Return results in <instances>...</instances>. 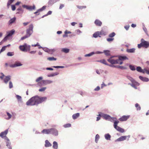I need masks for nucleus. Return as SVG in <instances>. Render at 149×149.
I'll list each match as a JSON object with an SVG mask.
<instances>
[{"mask_svg": "<svg viewBox=\"0 0 149 149\" xmlns=\"http://www.w3.org/2000/svg\"><path fill=\"white\" fill-rule=\"evenodd\" d=\"M8 129H6L4 132L1 133V137L3 139L6 143V146L9 149H12L10 146L11 143L9 139L6 136L8 134Z\"/></svg>", "mask_w": 149, "mask_h": 149, "instance_id": "nucleus-1", "label": "nucleus"}, {"mask_svg": "<svg viewBox=\"0 0 149 149\" xmlns=\"http://www.w3.org/2000/svg\"><path fill=\"white\" fill-rule=\"evenodd\" d=\"M27 106H34L38 104L37 96L33 97L29 100L26 103Z\"/></svg>", "mask_w": 149, "mask_h": 149, "instance_id": "nucleus-2", "label": "nucleus"}, {"mask_svg": "<svg viewBox=\"0 0 149 149\" xmlns=\"http://www.w3.org/2000/svg\"><path fill=\"white\" fill-rule=\"evenodd\" d=\"M99 116L103 118L104 119L106 120H109L111 122L115 121L116 120V118H115L111 117L109 115L104 113H103L100 112L99 113Z\"/></svg>", "mask_w": 149, "mask_h": 149, "instance_id": "nucleus-3", "label": "nucleus"}, {"mask_svg": "<svg viewBox=\"0 0 149 149\" xmlns=\"http://www.w3.org/2000/svg\"><path fill=\"white\" fill-rule=\"evenodd\" d=\"M119 122V121L117 120H115L114 122V127L118 131L121 133H123L125 132L124 129L119 126H117Z\"/></svg>", "mask_w": 149, "mask_h": 149, "instance_id": "nucleus-4", "label": "nucleus"}, {"mask_svg": "<svg viewBox=\"0 0 149 149\" xmlns=\"http://www.w3.org/2000/svg\"><path fill=\"white\" fill-rule=\"evenodd\" d=\"M19 49L22 51L26 52L30 50V46L25 43L23 45L19 46Z\"/></svg>", "mask_w": 149, "mask_h": 149, "instance_id": "nucleus-5", "label": "nucleus"}, {"mask_svg": "<svg viewBox=\"0 0 149 149\" xmlns=\"http://www.w3.org/2000/svg\"><path fill=\"white\" fill-rule=\"evenodd\" d=\"M15 32V31L14 29H13L10 31L7 32L6 36L2 41V42H3V41H5L6 40L8 39Z\"/></svg>", "mask_w": 149, "mask_h": 149, "instance_id": "nucleus-6", "label": "nucleus"}, {"mask_svg": "<svg viewBox=\"0 0 149 149\" xmlns=\"http://www.w3.org/2000/svg\"><path fill=\"white\" fill-rule=\"evenodd\" d=\"M33 25L31 24L29 25V28L27 29L26 35L29 37L33 33Z\"/></svg>", "mask_w": 149, "mask_h": 149, "instance_id": "nucleus-7", "label": "nucleus"}, {"mask_svg": "<svg viewBox=\"0 0 149 149\" xmlns=\"http://www.w3.org/2000/svg\"><path fill=\"white\" fill-rule=\"evenodd\" d=\"M1 79H3L4 82L5 84H7L10 79V76H5L2 73H1Z\"/></svg>", "mask_w": 149, "mask_h": 149, "instance_id": "nucleus-8", "label": "nucleus"}, {"mask_svg": "<svg viewBox=\"0 0 149 149\" xmlns=\"http://www.w3.org/2000/svg\"><path fill=\"white\" fill-rule=\"evenodd\" d=\"M50 134H52L54 136H57L58 135V131L55 128H50Z\"/></svg>", "mask_w": 149, "mask_h": 149, "instance_id": "nucleus-9", "label": "nucleus"}, {"mask_svg": "<svg viewBox=\"0 0 149 149\" xmlns=\"http://www.w3.org/2000/svg\"><path fill=\"white\" fill-rule=\"evenodd\" d=\"M37 96L38 104L41 103L43 102L46 101L47 99V98L46 97H40L38 96Z\"/></svg>", "mask_w": 149, "mask_h": 149, "instance_id": "nucleus-10", "label": "nucleus"}, {"mask_svg": "<svg viewBox=\"0 0 149 149\" xmlns=\"http://www.w3.org/2000/svg\"><path fill=\"white\" fill-rule=\"evenodd\" d=\"M141 41L142 42L143 47L147 48L149 46V42L145 41L143 38L141 39Z\"/></svg>", "mask_w": 149, "mask_h": 149, "instance_id": "nucleus-11", "label": "nucleus"}, {"mask_svg": "<svg viewBox=\"0 0 149 149\" xmlns=\"http://www.w3.org/2000/svg\"><path fill=\"white\" fill-rule=\"evenodd\" d=\"M107 61L108 62L112 64H118V59H111V58H108L107 59Z\"/></svg>", "mask_w": 149, "mask_h": 149, "instance_id": "nucleus-12", "label": "nucleus"}, {"mask_svg": "<svg viewBox=\"0 0 149 149\" xmlns=\"http://www.w3.org/2000/svg\"><path fill=\"white\" fill-rule=\"evenodd\" d=\"M22 7L24 8H26L28 10L30 11H31L33 10H34L36 8V7L35 5H33V7H32L31 6H29L24 5H22Z\"/></svg>", "mask_w": 149, "mask_h": 149, "instance_id": "nucleus-13", "label": "nucleus"}, {"mask_svg": "<svg viewBox=\"0 0 149 149\" xmlns=\"http://www.w3.org/2000/svg\"><path fill=\"white\" fill-rule=\"evenodd\" d=\"M42 82L43 84L45 85L51 84L53 82V81L50 80H42Z\"/></svg>", "mask_w": 149, "mask_h": 149, "instance_id": "nucleus-14", "label": "nucleus"}, {"mask_svg": "<svg viewBox=\"0 0 149 149\" xmlns=\"http://www.w3.org/2000/svg\"><path fill=\"white\" fill-rule=\"evenodd\" d=\"M22 64L20 62H15V63L13 64H12L10 65V67L12 68H15L17 67L22 66Z\"/></svg>", "mask_w": 149, "mask_h": 149, "instance_id": "nucleus-15", "label": "nucleus"}, {"mask_svg": "<svg viewBox=\"0 0 149 149\" xmlns=\"http://www.w3.org/2000/svg\"><path fill=\"white\" fill-rule=\"evenodd\" d=\"M130 117V115L123 116L120 118L119 120L121 121H125L127 120Z\"/></svg>", "mask_w": 149, "mask_h": 149, "instance_id": "nucleus-16", "label": "nucleus"}, {"mask_svg": "<svg viewBox=\"0 0 149 149\" xmlns=\"http://www.w3.org/2000/svg\"><path fill=\"white\" fill-rule=\"evenodd\" d=\"M6 115H5V118L6 120H9L11 118L12 115L11 114L8 112H6Z\"/></svg>", "mask_w": 149, "mask_h": 149, "instance_id": "nucleus-17", "label": "nucleus"}, {"mask_svg": "<svg viewBox=\"0 0 149 149\" xmlns=\"http://www.w3.org/2000/svg\"><path fill=\"white\" fill-rule=\"evenodd\" d=\"M127 138V136H122L120 137L118 139H117L116 141H121L125 140Z\"/></svg>", "mask_w": 149, "mask_h": 149, "instance_id": "nucleus-18", "label": "nucleus"}, {"mask_svg": "<svg viewBox=\"0 0 149 149\" xmlns=\"http://www.w3.org/2000/svg\"><path fill=\"white\" fill-rule=\"evenodd\" d=\"M94 23L97 26H101L102 24V22L98 19H96Z\"/></svg>", "mask_w": 149, "mask_h": 149, "instance_id": "nucleus-19", "label": "nucleus"}, {"mask_svg": "<svg viewBox=\"0 0 149 149\" xmlns=\"http://www.w3.org/2000/svg\"><path fill=\"white\" fill-rule=\"evenodd\" d=\"M139 78L140 79L144 82H148L149 81V79L147 77H143L140 76L139 77Z\"/></svg>", "mask_w": 149, "mask_h": 149, "instance_id": "nucleus-20", "label": "nucleus"}, {"mask_svg": "<svg viewBox=\"0 0 149 149\" xmlns=\"http://www.w3.org/2000/svg\"><path fill=\"white\" fill-rule=\"evenodd\" d=\"M43 79V77H42L41 76L38 77L36 80V81L38 83V86H42V85H41V83H40L39 81H40L42 80Z\"/></svg>", "mask_w": 149, "mask_h": 149, "instance_id": "nucleus-21", "label": "nucleus"}, {"mask_svg": "<svg viewBox=\"0 0 149 149\" xmlns=\"http://www.w3.org/2000/svg\"><path fill=\"white\" fill-rule=\"evenodd\" d=\"M58 1H57V0H49L48 2V4L49 6H52L54 3Z\"/></svg>", "mask_w": 149, "mask_h": 149, "instance_id": "nucleus-22", "label": "nucleus"}, {"mask_svg": "<svg viewBox=\"0 0 149 149\" xmlns=\"http://www.w3.org/2000/svg\"><path fill=\"white\" fill-rule=\"evenodd\" d=\"M41 132L43 134H50V129H44Z\"/></svg>", "mask_w": 149, "mask_h": 149, "instance_id": "nucleus-23", "label": "nucleus"}, {"mask_svg": "<svg viewBox=\"0 0 149 149\" xmlns=\"http://www.w3.org/2000/svg\"><path fill=\"white\" fill-rule=\"evenodd\" d=\"M16 97L18 102L22 103V99L21 96L17 95H16Z\"/></svg>", "mask_w": 149, "mask_h": 149, "instance_id": "nucleus-24", "label": "nucleus"}, {"mask_svg": "<svg viewBox=\"0 0 149 149\" xmlns=\"http://www.w3.org/2000/svg\"><path fill=\"white\" fill-rule=\"evenodd\" d=\"M52 144L49 142V141L47 140L45 141V146L46 147H49L52 146Z\"/></svg>", "mask_w": 149, "mask_h": 149, "instance_id": "nucleus-25", "label": "nucleus"}, {"mask_svg": "<svg viewBox=\"0 0 149 149\" xmlns=\"http://www.w3.org/2000/svg\"><path fill=\"white\" fill-rule=\"evenodd\" d=\"M79 116L80 113H77L73 115L72 118L74 120H75L78 118Z\"/></svg>", "mask_w": 149, "mask_h": 149, "instance_id": "nucleus-26", "label": "nucleus"}, {"mask_svg": "<svg viewBox=\"0 0 149 149\" xmlns=\"http://www.w3.org/2000/svg\"><path fill=\"white\" fill-rule=\"evenodd\" d=\"M105 139L107 140H111V136L109 134L107 133L104 135Z\"/></svg>", "mask_w": 149, "mask_h": 149, "instance_id": "nucleus-27", "label": "nucleus"}, {"mask_svg": "<svg viewBox=\"0 0 149 149\" xmlns=\"http://www.w3.org/2000/svg\"><path fill=\"white\" fill-rule=\"evenodd\" d=\"M71 33L72 32L71 31L66 30L64 32V34L63 35V37L64 38L67 37L68 36L67 34Z\"/></svg>", "mask_w": 149, "mask_h": 149, "instance_id": "nucleus-28", "label": "nucleus"}, {"mask_svg": "<svg viewBox=\"0 0 149 149\" xmlns=\"http://www.w3.org/2000/svg\"><path fill=\"white\" fill-rule=\"evenodd\" d=\"M53 148L54 149H57L58 148V144L56 141H54L53 143Z\"/></svg>", "mask_w": 149, "mask_h": 149, "instance_id": "nucleus-29", "label": "nucleus"}, {"mask_svg": "<svg viewBox=\"0 0 149 149\" xmlns=\"http://www.w3.org/2000/svg\"><path fill=\"white\" fill-rule=\"evenodd\" d=\"M16 19V18L15 17H14L12 18L8 22L9 25H11L14 23Z\"/></svg>", "mask_w": 149, "mask_h": 149, "instance_id": "nucleus-30", "label": "nucleus"}, {"mask_svg": "<svg viewBox=\"0 0 149 149\" xmlns=\"http://www.w3.org/2000/svg\"><path fill=\"white\" fill-rule=\"evenodd\" d=\"M59 74V73L58 72H56L52 73L50 74H48L47 77H53L55 76H56Z\"/></svg>", "mask_w": 149, "mask_h": 149, "instance_id": "nucleus-31", "label": "nucleus"}, {"mask_svg": "<svg viewBox=\"0 0 149 149\" xmlns=\"http://www.w3.org/2000/svg\"><path fill=\"white\" fill-rule=\"evenodd\" d=\"M118 59L121 61L124 60H128V58L125 56H120L119 57Z\"/></svg>", "mask_w": 149, "mask_h": 149, "instance_id": "nucleus-32", "label": "nucleus"}, {"mask_svg": "<svg viewBox=\"0 0 149 149\" xmlns=\"http://www.w3.org/2000/svg\"><path fill=\"white\" fill-rule=\"evenodd\" d=\"M127 52L128 53H134L135 51V49L134 48L131 49H127L126 50Z\"/></svg>", "mask_w": 149, "mask_h": 149, "instance_id": "nucleus-33", "label": "nucleus"}, {"mask_svg": "<svg viewBox=\"0 0 149 149\" xmlns=\"http://www.w3.org/2000/svg\"><path fill=\"white\" fill-rule=\"evenodd\" d=\"M76 6L78 8L81 10L83 9H85L86 8V6H85L77 5Z\"/></svg>", "mask_w": 149, "mask_h": 149, "instance_id": "nucleus-34", "label": "nucleus"}, {"mask_svg": "<svg viewBox=\"0 0 149 149\" xmlns=\"http://www.w3.org/2000/svg\"><path fill=\"white\" fill-rule=\"evenodd\" d=\"M98 62H100L104 64L105 65H107L108 66L109 65L107 63L106 61L104 59L100 60V61H98Z\"/></svg>", "mask_w": 149, "mask_h": 149, "instance_id": "nucleus-35", "label": "nucleus"}, {"mask_svg": "<svg viewBox=\"0 0 149 149\" xmlns=\"http://www.w3.org/2000/svg\"><path fill=\"white\" fill-rule=\"evenodd\" d=\"M100 138V136L99 135L97 134L95 136V141L96 143L98 142V141Z\"/></svg>", "mask_w": 149, "mask_h": 149, "instance_id": "nucleus-36", "label": "nucleus"}, {"mask_svg": "<svg viewBox=\"0 0 149 149\" xmlns=\"http://www.w3.org/2000/svg\"><path fill=\"white\" fill-rule=\"evenodd\" d=\"M61 51L65 53H68L69 52V49L66 48H63L62 49Z\"/></svg>", "mask_w": 149, "mask_h": 149, "instance_id": "nucleus-37", "label": "nucleus"}, {"mask_svg": "<svg viewBox=\"0 0 149 149\" xmlns=\"http://www.w3.org/2000/svg\"><path fill=\"white\" fill-rule=\"evenodd\" d=\"M105 55L107 56H109L110 55V51L107 50H104L103 51Z\"/></svg>", "mask_w": 149, "mask_h": 149, "instance_id": "nucleus-38", "label": "nucleus"}, {"mask_svg": "<svg viewBox=\"0 0 149 149\" xmlns=\"http://www.w3.org/2000/svg\"><path fill=\"white\" fill-rule=\"evenodd\" d=\"M14 1V0H9L8 1L7 4L8 8H9V6Z\"/></svg>", "mask_w": 149, "mask_h": 149, "instance_id": "nucleus-39", "label": "nucleus"}, {"mask_svg": "<svg viewBox=\"0 0 149 149\" xmlns=\"http://www.w3.org/2000/svg\"><path fill=\"white\" fill-rule=\"evenodd\" d=\"M10 46V45H8L7 46H3L2 47V49H1V52L4 51L6 49V48L7 47H9Z\"/></svg>", "mask_w": 149, "mask_h": 149, "instance_id": "nucleus-40", "label": "nucleus"}, {"mask_svg": "<svg viewBox=\"0 0 149 149\" xmlns=\"http://www.w3.org/2000/svg\"><path fill=\"white\" fill-rule=\"evenodd\" d=\"M115 35L116 33L114 32H113L109 34V37L110 38H113Z\"/></svg>", "mask_w": 149, "mask_h": 149, "instance_id": "nucleus-41", "label": "nucleus"}, {"mask_svg": "<svg viewBox=\"0 0 149 149\" xmlns=\"http://www.w3.org/2000/svg\"><path fill=\"white\" fill-rule=\"evenodd\" d=\"M96 72L97 74L100 75L101 73L103 72V70L101 69H100L99 70H96Z\"/></svg>", "mask_w": 149, "mask_h": 149, "instance_id": "nucleus-42", "label": "nucleus"}, {"mask_svg": "<svg viewBox=\"0 0 149 149\" xmlns=\"http://www.w3.org/2000/svg\"><path fill=\"white\" fill-rule=\"evenodd\" d=\"M95 53L94 52H92L88 54H86L85 55V56L87 57V56H92V55L95 54Z\"/></svg>", "mask_w": 149, "mask_h": 149, "instance_id": "nucleus-43", "label": "nucleus"}, {"mask_svg": "<svg viewBox=\"0 0 149 149\" xmlns=\"http://www.w3.org/2000/svg\"><path fill=\"white\" fill-rule=\"evenodd\" d=\"M130 68L132 71H134L135 70V66L132 65H130L129 66Z\"/></svg>", "mask_w": 149, "mask_h": 149, "instance_id": "nucleus-44", "label": "nucleus"}, {"mask_svg": "<svg viewBox=\"0 0 149 149\" xmlns=\"http://www.w3.org/2000/svg\"><path fill=\"white\" fill-rule=\"evenodd\" d=\"M47 60L50 61H56V58L53 57H48L47 58Z\"/></svg>", "mask_w": 149, "mask_h": 149, "instance_id": "nucleus-45", "label": "nucleus"}, {"mask_svg": "<svg viewBox=\"0 0 149 149\" xmlns=\"http://www.w3.org/2000/svg\"><path fill=\"white\" fill-rule=\"evenodd\" d=\"M135 107L136 108V109L137 110H141V107L138 103H136L135 104Z\"/></svg>", "mask_w": 149, "mask_h": 149, "instance_id": "nucleus-46", "label": "nucleus"}, {"mask_svg": "<svg viewBox=\"0 0 149 149\" xmlns=\"http://www.w3.org/2000/svg\"><path fill=\"white\" fill-rule=\"evenodd\" d=\"M71 126V125L70 123H68L65 124L64 125H63V127L64 128H67Z\"/></svg>", "mask_w": 149, "mask_h": 149, "instance_id": "nucleus-47", "label": "nucleus"}, {"mask_svg": "<svg viewBox=\"0 0 149 149\" xmlns=\"http://www.w3.org/2000/svg\"><path fill=\"white\" fill-rule=\"evenodd\" d=\"M47 89L46 87H43L39 89V91L40 92H43Z\"/></svg>", "mask_w": 149, "mask_h": 149, "instance_id": "nucleus-48", "label": "nucleus"}, {"mask_svg": "<svg viewBox=\"0 0 149 149\" xmlns=\"http://www.w3.org/2000/svg\"><path fill=\"white\" fill-rule=\"evenodd\" d=\"M136 70L138 72H141L142 68L141 67L138 66L136 67Z\"/></svg>", "mask_w": 149, "mask_h": 149, "instance_id": "nucleus-49", "label": "nucleus"}, {"mask_svg": "<svg viewBox=\"0 0 149 149\" xmlns=\"http://www.w3.org/2000/svg\"><path fill=\"white\" fill-rule=\"evenodd\" d=\"M101 32L102 34V35L105 36L107 34V32L102 30H101Z\"/></svg>", "mask_w": 149, "mask_h": 149, "instance_id": "nucleus-50", "label": "nucleus"}, {"mask_svg": "<svg viewBox=\"0 0 149 149\" xmlns=\"http://www.w3.org/2000/svg\"><path fill=\"white\" fill-rule=\"evenodd\" d=\"M14 55L13 52H8L7 54V55L8 56H12Z\"/></svg>", "mask_w": 149, "mask_h": 149, "instance_id": "nucleus-51", "label": "nucleus"}, {"mask_svg": "<svg viewBox=\"0 0 149 149\" xmlns=\"http://www.w3.org/2000/svg\"><path fill=\"white\" fill-rule=\"evenodd\" d=\"M132 84H134L136 86H139V83L135 81V80H134V81L132 83Z\"/></svg>", "mask_w": 149, "mask_h": 149, "instance_id": "nucleus-52", "label": "nucleus"}, {"mask_svg": "<svg viewBox=\"0 0 149 149\" xmlns=\"http://www.w3.org/2000/svg\"><path fill=\"white\" fill-rule=\"evenodd\" d=\"M93 37H94L95 38H97L98 36H99V35H98V34L97 32H96L93 34Z\"/></svg>", "mask_w": 149, "mask_h": 149, "instance_id": "nucleus-53", "label": "nucleus"}, {"mask_svg": "<svg viewBox=\"0 0 149 149\" xmlns=\"http://www.w3.org/2000/svg\"><path fill=\"white\" fill-rule=\"evenodd\" d=\"M114 40L113 38H109L107 39V40L108 42H110L113 41Z\"/></svg>", "mask_w": 149, "mask_h": 149, "instance_id": "nucleus-54", "label": "nucleus"}, {"mask_svg": "<svg viewBox=\"0 0 149 149\" xmlns=\"http://www.w3.org/2000/svg\"><path fill=\"white\" fill-rule=\"evenodd\" d=\"M127 78L130 80L132 83L134 81V80L132 78L129 76L127 77Z\"/></svg>", "mask_w": 149, "mask_h": 149, "instance_id": "nucleus-55", "label": "nucleus"}, {"mask_svg": "<svg viewBox=\"0 0 149 149\" xmlns=\"http://www.w3.org/2000/svg\"><path fill=\"white\" fill-rule=\"evenodd\" d=\"M117 68H119L122 69H126V68L124 66H122L117 65Z\"/></svg>", "mask_w": 149, "mask_h": 149, "instance_id": "nucleus-56", "label": "nucleus"}, {"mask_svg": "<svg viewBox=\"0 0 149 149\" xmlns=\"http://www.w3.org/2000/svg\"><path fill=\"white\" fill-rule=\"evenodd\" d=\"M42 49L46 52H48L50 51V49L47 48H42Z\"/></svg>", "mask_w": 149, "mask_h": 149, "instance_id": "nucleus-57", "label": "nucleus"}, {"mask_svg": "<svg viewBox=\"0 0 149 149\" xmlns=\"http://www.w3.org/2000/svg\"><path fill=\"white\" fill-rule=\"evenodd\" d=\"M13 84L11 81H10L9 82V88H13Z\"/></svg>", "mask_w": 149, "mask_h": 149, "instance_id": "nucleus-58", "label": "nucleus"}, {"mask_svg": "<svg viewBox=\"0 0 149 149\" xmlns=\"http://www.w3.org/2000/svg\"><path fill=\"white\" fill-rule=\"evenodd\" d=\"M75 32L77 35H79L80 33H81L82 32L79 29H77L75 30Z\"/></svg>", "mask_w": 149, "mask_h": 149, "instance_id": "nucleus-59", "label": "nucleus"}, {"mask_svg": "<svg viewBox=\"0 0 149 149\" xmlns=\"http://www.w3.org/2000/svg\"><path fill=\"white\" fill-rule=\"evenodd\" d=\"M141 42L140 44L138 45V47L139 48H140L141 47H143V44L141 41Z\"/></svg>", "mask_w": 149, "mask_h": 149, "instance_id": "nucleus-60", "label": "nucleus"}, {"mask_svg": "<svg viewBox=\"0 0 149 149\" xmlns=\"http://www.w3.org/2000/svg\"><path fill=\"white\" fill-rule=\"evenodd\" d=\"M100 90V88L99 86H97L96 88L94 89L95 91H98Z\"/></svg>", "mask_w": 149, "mask_h": 149, "instance_id": "nucleus-61", "label": "nucleus"}, {"mask_svg": "<svg viewBox=\"0 0 149 149\" xmlns=\"http://www.w3.org/2000/svg\"><path fill=\"white\" fill-rule=\"evenodd\" d=\"M107 85L105 84L104 82H103L101 85V88L102 89L104 87L106 86Z\"/></svg>", "mask_w": 149, "mask_h": 149, "instance_id": "nucleus-62", "label": "nucleus"}, {"mask_svg": "<svg viewBox=\"0 0 149 149\" xmlns=\"http://www.w3.org/2000/svg\"><path fill=\"white\" fill-rule=\"evenodd\" d=\"M28 37H29L27 35H26L22 37L21 38V40H23L25 39H26Z\"/></svg>", "mask_w": 149, "mask_h": 149, "instance_id": "nucleus-63", "label": "nucleus"}, {"mask_svg": "<svg viewBox=\"0 0 149 149\" xmlns=\"http://www.w3.org/2000/svg\"><path fill=\"white\" fill-rule=\"evenodd\" d=\"M128 84L132 86V87L134 88L135 89H136L137 88L136 87V86H136L135 85H134V84Z\"/></svg>", "mask_w": 149, "mask_h": 149, "instance_id": "nucleus-64", "label": "nucleus"}]
</instances>
